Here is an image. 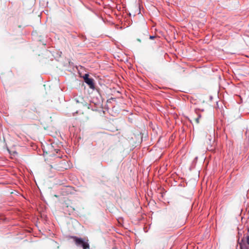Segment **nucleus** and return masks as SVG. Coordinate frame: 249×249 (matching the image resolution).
I'll list each match as a JSON object with an SVG mask.
<instances>
[{
    "label": "nucleus",
    "instance_id": "7ed1b4c3",
    "mask_svg": "<svg viewBox=\"0 0 249 249\" xmlns=\"http://www.w3.org/2000/svg\"><path fill=\"white\" fill-rule=\"evenodd\" d=\"M214 141L213 139V137L211 135H209L208 136V138L207 139L206 141L205 142V143L206 145L207 146V149L208 150H212V148H211L213 143Z\"/></svg>",
    "mask_w": 249,
    "mask_h": 249
},
{
    "label": "nucleus",
    "instance_id": "6e6552de",
    "mask_svg": "<svg viewBox=\"0 0 249 249\" xmlns=\"http://www.w3.org/2000/svg\"><path fill=\"white\" fill-rule=\"evenodd\" d=\"M138 40L139 41L141 42L140 39H138Z\"/></svg>",
    "mask_w": 249,
    "mask_h": 249
},
{
    "label": "nucleus",
    "instance_id": "f03ea898",
    "mask_svg": "<svg viewBox=\"0 0 249 249\" xmlns=\"http://www.w3.org/2000/svg\"><path fill=\"white\" fill-rule=\"evenodd\" d=\"M85 82L89 86L91 89H94L95 86L93 82V79L89 77L88 74H85L83 77Z\"/></svg>",
    "mask_w": 249,
    "mask_h": 249
},
{
    "label": "nucleus",
    "instance_id": "20e7f679",
    "mask_svg": "<svg viewBox=\"0 0 249 249\" xmlns=\"http://www.w3.org/2000/svg\"><path fill=\"white\" fill-rule=\"evenodd\" d=\"M201 117V115L200 114H198L197 117L195 119V121L197 124L199 123V119Z\"/></svg>",
    "mask_w": 249,
    "mask_h": 249
},
{
    "label": "nucleus",
    "instance_id": "0eeeda50",
    "mask_svg": "<svg viewBox=\"0 0 249 249\" xmlns=\"http://www.w3.org/2000/svg\"><path fill=\"white\" fill-rule=\"evenodd\" d=\"M145 32H146V33L147 34L148 33V32H147V30H145Z\"/></svg>",
    "mask_w": 249,
    "mask_h": 249
},
{
    "label": "nucleus",
    "instance_id": "423d86ee",
    "mask_svg": "<svg viewBox=\"0 0 249 249\" xmlns=\"http://www.w3.org/2000/svg\"><path fill=\"white\" fill-rule=\"evenodd\" d=\"M241 249H243V247H242V246L241 247Z\"/></svg>",
    "mask_w": 249,
    "mask_h": 249
},
{
    "label": "nucleus",
    "instance_id": "f257e3e1",
    "mask_svg": "<svg viewBox=\"0 0 249 249\" xmlns=\"http://www.w3.org/2000/svg\"><path fill=\"white\" fill-rule=\"evenodd\" d=\"M71 238L73 239L75 245L77 247H82L83 249H89V245L88 240L86 241L83 239L75 236H71Z\"/></svg>",
    "mask_w": 249,
    "mask_h": 249
},
{
    "label": "nucleus",
    "instance_id": "39448f33",
    "mask_svg": "<svg viewBox=\"0 0 249 249\" xmlns=\"http://www.w3.org/2000/svg\"><path fill=\"white\" fill-rule=\"evenodd\" d=\"M155 37V36H150L149 37L150 39H152L154 38Z\"/></svg>",
    "mask_w": 249,
    "mask_h": 249
}]
</instances>
